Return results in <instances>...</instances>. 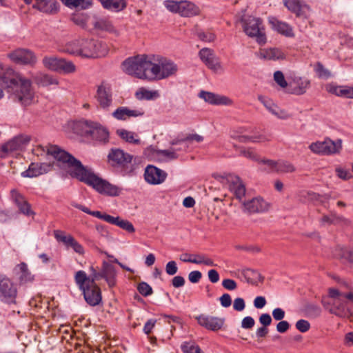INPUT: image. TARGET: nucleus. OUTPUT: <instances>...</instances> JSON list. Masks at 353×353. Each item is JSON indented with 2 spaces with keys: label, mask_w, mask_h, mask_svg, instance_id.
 I'll return each mask as SVG.
<instances>
[{
  "label": "nucleus",
  "mask_w": 353,
  "mask_h": 353,
  "mask_svg": "<svg viewBox=\"0 0 353 353\" xmlns=\"http://www.w3.org/2000/svg\"><path fill=\"white\" fill-rule=\"evenodd\" d=\"M39 148L57 160V165L60 168H67L72 178L92 186L99 193L110 196H117L120 194L121 192L120 188L97 176L91 169L84 166L79 160L58 145L48 144L39 145Z\"/></svg>",
  "instance_id": "f257e3e1"
},
{
  "label": "nucleus",
  "mask_w": 353,
  "mask_h": 353,
  "mask_svg": "<svg viewBox=\"0 0 353 353\" xmlns=\"http://www.w3.org/2000/svg\"><path fill=\"white\" fill-rule=\"evenodd\" d=\"M0 85L11 89L13 100L20 102L23 105H28L32 102L34 92L30 81L12 68L4 67L1 62Z\"/></svg>",
  "instance_id": "f03ea898"
},
{
  "label": "nucleus",
  "mask_w": 353,
  "mask_h": 353,
  "mask_svg": "<svg viewBox=\"0 0 353 353\" xmlns=\"http://www.w3.org/2000/svg\"><path fill=\"white\" fill-rule=\"evenodd\" d=\"M64 50L69 54L85 58L105 57L108 52L106 44L102 41L84 39L68 43Z\"/></svg>",
  "instance_id": "7ed1b4c3"
},
{
  "label": "nucleus",
  "mask_w": 353,
  "mask_h": 353,
  "mask_svg": "<svg viewBox=\"0 0 353 353\" xmlns=\"http://www.w3.org/2000/svg\"><path fill=\"white\" fill-rule=\"evenodd\" d=\"M150 55L140 54L125 59L122 63L123 70L128 74L139 79L150 80Z\"/></svg>",
  "instance_id": "20e7f679"
},
{
  "label": "nucleus",
  "mask_w": 353,
  "mask_h": 353,
  "mask_svg": "<svg viewBox=\"0 0 353 353\" xmlns=\"http://www.w3.org/2000/svg\"><path fill=\"white\" fill-rule=\"evenodd\" d=\"M150 80H161L175 74L177 65L171 60L160 55H150Z\"/></svg>",
  "instance_id": "39448f33"
},
{
  "label": "nucleus",
  "mask_w": 353,
  "mask_h": 353,
  "mask_svg": "<svg viewBox=\"0 0 353 353\" xmlns=\"http://www.w3.org/2000/svg\"><path fill=\"white\" fill-rule=\"evenodd\" d=\"M134 157L128 152L119 148L110 149L108 154V161L110 165L121 170L123 175L129 174L134 170L132 160Z\"/></svg>",
  "instance_id": "423d86ee"
},
{
  "label": "nucleus",
  "mask_w": 353,
  "mask_h": 353,
  "mask_svg": "<svg viewBox=\"0 0 353 353\" xmlns=\"http://www.w3.org/2000/svg\"><path fill=\"white\" fill-rule=\"evenodd\" d=\"M244 32L251 38H255L259 44L266 42L262 20L259 17L252 16L243 17L241 19Z\"/></svg>",
  "instance_id": "0eeeda50"
},
{
  "label": "nucleus",
  "mask_w": 353,
  "mask_h": 353,
  "mask_svg": "<svg viewBox=\"0 0 353 353\" xmlns=\"http://www.w3.org/2000/svg\"><path fill=\"white\" fill-rule=\"evenodd\" d=\"M309 148L318 154L330 155L339 153L342 148V140L340 139L333 141L326 138L323 141L312 143Z\"/></svg>",
  "instance_id": "6e6552de"
},
{
  "label": "nucleus",
  "mask_w": 353,
  "mask_h": 353,
  "mask_svg": "<svg viewBox=\"0 0 353 353\" xmlns=\"http://www.w3.org/2000/svg\"><path fill=\"white\" fill-rule=\"evenodd\" d=\"M82 130L85 136H90L99 141L107 142L109 139V132L101 123L91 121H83L81 123Z\"/></svg>",
  "instance_id": "1a4fd4ad"
},
{
  "label": "nucleus",
  "mask_w": 353,
  "mask_h": 353,
  "mask_svg": "<svg viewBox=\"0 0 353 353\" xmlns=\"http://www.w3.org/2000/svg\"><path fill=\"white\" fill-rule=\"evenodd\" d=\"M17 295L16 285L6 275L0 273V300L8 304L15 303Z\"/></svg>",
  "instance_id": "9d476101"
},
{
  "label": "nucleus",
  "mask_w": 353,
  "mask_h": 353,
  "mask_svg": "<svg viewBox=\"0 0 353 353\" xmlns=\"http://www.w3.org/2000/svg\"><path fill=\"white\" fill-rule=\"evenodd\" d=\"M95 98L101 109L109 110L113 101L111 86L108 83L103 81L97 86Z\"/></svg>",
  "instance_id": "9b49d317"
},
{
  "label": "nucleus",
  "mask_w": 353,
  "mask_h": 353,
  "mask_svg": "<svg viewBox=\"0 0 353 353\" xmlns=\"http://www.w3.org/2000/svg\"><path fill=\"white\" fill-rule=\"evenodd\" d=\"M241 209L243 212L251 214L263 213L268 211L270 204L261 197H254L241 202Z\"/></svg>",
  "instance_id": "f8f14e48"
},
{
  "label": "nucleus",
  "mask_w": 353,
  "mask_h": 353,
  "mask_svg": "<svg viewBox=\"0 0 353 353\" xmlns=\"http://www.w3.org/2000/svg\"><path fill=\"white\" fill-rule=\"evenodd\" d=\"M30 137L26 135H19L2 145L0 157L4 158L9 153L22 149L30 141Z\"/></svg>",
  "instance_id": "ddd939ff"
},
{
  "label": "nucleus",
  "mask_w": 353,
  "mask_h": 353,
  "mask_svg": "<svg viewBox=\"0 0 353 353\" xmlns=\"http://www.w3.org/2000/svg\"><path fill=\"white\" fill-rule=\"evenodd\" d=\"M222 179H224V177H222ZM225 179L229 185L230 190L241 203L245 195L246 189L240 177L233 174H228L225 177Z\"/></svg>",
  "instance_id": "4468645a"
},
{
  "label": "nucleus",
  "mask_w": 353,
  "mask_h": 353,
  "mask_svg": "<svg viewBox=\"0 0 353 353\" xmlns=\"http://www.w3.org/2000/svg\"><path fill=\"white\" fill-rule=\"evenodd\" d=\"M167 173L157 167L148 165L144 172V179L147 183L152 185H159L165 181Z\"/></svg>",
  "instance_id": "2eb2a0df"
},
{
  "label": "nucleus",
  "mask_w": 353,
  "mask_h": 353,
  "mask_svg": "<svg viewBox=\"0 0 353 353\" xmlns=\"http://www.w3.org/2000/svg\"><path fill=\"white\" fill-rule=\"evenodd\" d=\"M81 291H82L84 299L88 305L96 306L101 303L102 299L101 290L96 283H91Z\"/></svg>",
  "instance_id": "dca6fc26"
},
{
  "label": "nucleus",
  "mask_w": 353,
  "mask_h": 353,
  "mask_svg": "<svg viewBox=\"0 0 353 353\" xmlns=\"http://www.w3.org/2000/svg\"><path fill=\"white\" fill-rule=\"evenodd\" d=\"M200 59L210 70L217 72L221 69L219 58L214 54L212 50L204 48L199 51Z\"/></svg>",
  "instance_id": "f3484780"
},
{
  "label": "nucleus",
  "mask_w": 353,
  "mask_h": 353,
  "mask_svg": "<svg viewBox=\"0 0 353 353\" xmlns=\"http://www.w3.org/2000/svg\"><path fill=\"white\" fill-rule=\"evenodd\" d=\"M196 319L200 325L212 331L220 330L224 324L223 319L205 314L199 315Z\"/></svg>",
  "instance_id": "a211bd4d"
},
{
  "label": "nucleus",
  "mask_w": 353,
  "mask_h": 353,
  "mask_svg": "<svg viewBox=\"0 0 353 353\" xmlns=\"http://www.w3.org/2000/svg\"><path fill=\"white\" fill-rule=\"evenodd\" d=\"M54 236L58 241L62 242L67 248H72L76 253L80 255L84 254L83 247L72 235H64L61 232L56 231Z\"/></svg>",
  "instance_id": "6ab92c4d"
},
{
  "label": "nucleus",
  "mask_w": 353,
  "mask_h": 353,
  "mask_svg": "<svg viewBox=\"0 0 353 353\" xmlns=\"http://www.w3.org/2000/svg\"><path fill=\"white\" fill-rule=\"evenodd\" d=\"M10 194L12 201L14 202L21 213L26 216H30L34 214L31 210L30 203L17 190L14 189L12 190Z\"/></svg>",
  "instance_id": "aec40b11"
},
{
  "label": "nucleus",
  "mask_w": 353,
  "mask_h": 353,
  "mask_svg": "<svg viewBox=\"0 0 353 353\" xmlns=\"http://www.w3.org/2000/svg\"><path fill=\"white\" fill-rule=\"evenodd\" d=\"M101 279H104L110 288L114 287L117 283V272L114 266L108 262L103 261L101 269Z\"/></svg>",
  "instance_id": "412c9836"
},
{
  "label": "nucleus",
  "mask_w": 353,
  "mask_h": 353,
  "mask_svg": "<svg viewBox=\"0 0 353 353\" xmlns=\"http://www.w3.org/2000/svg\"><path fill=\"white\" fill-rule=\"evenodd\" d=\"M51 169L50 165L48 163H31L28 168L22 172L21 176L26 178H33L41 174L48 173Z\"/></svg>",
  "instance_id": "4be33fe9"
},
{
  "label": "nucleus",
  "mask_w": 353,
  "mask_h": 353,
  "mask_svg": "<svg viewBox=\"0 0 353 353\" xmlns=\"http://www.w3.org/2000/svg\"><path fill=\"white\" fill-rule=\"evenodd\" d=\"M8 57L17 63L29 64L35 61L33 53L26 49H17L10 53Z\"/></svg>",
  "instance_id": "5701e85b"
},
{
  "label": "nucleus",
  "mask_w": 353,
  "mask_h": 353,
  "mask_svg": "<svg viewBox=\"0 0 353 353\" xmlns=\"http://www.w3.org/2000/svg\"><path fill=\"white\" fill-rule=\"evenodd\" d=\"M268 22L271 25L272 28L281 34L287 37H294L292 27L286 22L279 21L274 17H269Z\"/></svg>",
  "instance_id": "b1692460"
},
{
  "label": "nucleus",
  "mask_w": 353,
  "mask_h": 353,
  "mask_svg": "<svg viewBox=\"0 0 353 353\" xmlns=\"http://www.w3.org/2000/svg\"><path fill=\"white\" fill-rule=\"evenodd\" d=\"M199 97L212 105H230L232 103V101L225 96L203 90L199 92Z\"/></svg>",
  "instance_id": "393cba45"
},
{
  "label": "nucleus",
  "mask_w": 353,
  "mask_h": 353,
  "mask_svg": "<svg viewBox=\"0 0 353 353\" xmlns=\"http://www.w3.org/2000/svg\"><path fill=\"white\" fill-rule=\"evenodd\" d=\"M261 162L270 168V171H276L279 172H293L295 171L294 166L288 161H274L267 159L263 160Z\"/></svg>",
  "instance_id": "a878e982"
},
{
  "label": "nucleus",
  "mask_w": 353,
  "mask_h": 353,
  "mask_svg": "<svg viewBox=\"0 0 353 353\" xmlns=\"http://www.w3.org/2000/svg\"><path fill=\"white\" fill-rule=\"evenodd\" d=\"M144 114L142 110H130L128 107L121 106L117 108L112 116L117 120H126L130 117H137L143 116Z\"/></svg>",
  "instance_id": "bb28decb"
},
{
  "label": "nucleus",
  "mask_w": 353,
  "mask_h": 353,
  "mask_svg": "<svg viewBox=\"0 0 353 353\" xmlns=\"http://www.w3.org/2000/svg\"><path fill=\"white\" fill-rule=\"evenodd\" d=\"M13 271L14 274L17 276L20 284H25L34 280V276L32 275L28 265L24 262L17 265Z\"/></svg>",
  "instance_id": "cd10ccee"
},
{
  "label": "nucleus",
  "mask_w": 353,
  "mask_h": 353,
  "mask_svg": "<svg viewBox=\"0 0 353 353\" xmlns=\"http://www.w3.org/2000/svg\"><path fill=\"white\" fill-rule=\"evenodd\" d=\"M33 8L45 13L54 14L59 11V4L56 0H38L33 5Z\"/></svg>",
  "instance_id": "c85d7f7f"
},
{
  "label": "nucleus",
  "mask_w": 353,
  "mask_h": 353,
  "mask_svg": "<svg viewBox=\"0 0 353 353\" xmlns=\"http://www.w3.org/2000/svg\"><path fill=\"white\" fill-rule=\"evenodd\" d=\"M329 312L341 318H348L351 315L350 311L346 306V301L343 299L340 300V299L334 300Z\"/></svg>",
  "instance_id": "c756f323"
},
{
  "label": "nucleus",
  "mask_w": 353,
  "mask_h": 353,
  "mask_svg": "<svg viewBox=\"0 0 353 353\" xmlns=\"http://www.w3.org/2000/svg\"><path fill=\"white\" fill-rule=\"evenodd\" d=\"M327 90L338 97L353 99V87L329 85L327 86Z\"/></svg>",
  "instance_id": "7c9ffc66"
},
{
  "label": "nucleus",
  "mask_w": 353,
  "mask_h": 353,
  "mask_svg": "<svg viewBox=\"0 0 353 353\" xmlns=\"http://www.w3.org/2000/svg\"><path fill=\"white\" fill-rule=\"evenodd\" d=\"M310 83V81L306 79L294 77L292 82L290 83V86L292 87V93L297 95L304 94L309 87Z\"/></svg>",
  "instance_id": "2f4dec72"
},
{
  "label": "nucleus",
  "mask_w": 353,
  "mask_h": 353,
  "mask_svg": "<svg viewBox=\"0 0 353 353\" xmlns=\"http://www.w3.org/2000/svg\"><path fill=\"white\" fill-rule=\"evenodd\" d=\"M192 258L188 259H183L181 258V261L185 263H192L197 265H204L206 266L214 267L216 266V264L214 263L213 260L209 258L207 255L204 254H192Z\"/></svg>",
  "instance_id": "473e14b6"
},
{
  "label": "nucleus",
  "mask_w": 353,
  "mask_h": 353,
  "mask_svg": "<svg viewBox=\"0 0 353 353\" xmlns=\"http://www.w3.org/2000/svg\"><path fill=\"white\" fill-rule=\"evenodd\" d=\"M259 100L264 105V106L274 115L280 119L285 118V113L279 109L273 102L266 97L259 96Z\"/></svg>",
  "instance_id": "72a5a7b5"
},
{
  "label": "nucleus",
  "mask_w": 353,
  "mask_h": 353,
  "mask_svg": "<svg viewBox=\"0 0 353 353\" xmlns=\"http://www.w3.org/2000/svg\"><path fill=\"white\" fill-rule=\"evenodd\" d=\"M198 8L188 1H181L179 14L182 17H190L198 14Z\"/></svg>",
  "instance_id": "f704fd0d"
},
{
  "label": "nucleus",
  "mask_w": 353,
  "mask_h": 353,
  "mask_svg": "<svg viewBox=\"0 0 353 353\" xmlns=\"http://www.w3.org/2000/svg\"><path fill=\"white\" fill-rule=\"evenodd\" d=\"M103 8L114 11L119 12L123 10L126 7V3L125 0H98Z\"/></svg>",
  "instance_id": "c9c22d12"
},
{
  "label": "nucleus",
  "mask_w": 353,
  "mask_h": 353,
  "mask_svg": "<svg viewBox=\"0 0 353 353\" xmlns=\"http://www.w3.org/2000/svg\"><path fill=\"white\" fill-rule=\"evenodd\" d=\"M260 56L265 59L274 61L285 58V54L280 49L276 48L262 50Z\"/></svg>",
  "instance_id": "e433bc0d"
},
{
  "label": "nucleus",
  "mask_w": 353,
  "mask_h": 353,
  "mask_svg": "<svg viewBox=\"0 0 353 353\" xmlns=\"http://www.w3.org/2000/svg\"><path fill=\"white\" fill-rule=\"evenodd\" d=\"M347 222V219L333 212H332L330 215H323L320 219V223L322 226L325 225H337L341 223H346Z\"/></svg>",
  "instance_id": "4c0bfd02"
},
{
  "label": "nucleus",
  "mask_w": 353,
  "mask_h": 353,
  "mask_svg": "<svg viewBox=\"0 0 353 353\" xmlns=\"http://www.w3.org/2000/svg\"><path fill=\"white\" fill-rule=\"evenodd\" d=\"M69 8H80L86 10L92 6V0H61Z\"/></svg>",
  "instance_id": "58836bf2"
},
{
  "label": "nucleus",
  "mask_w": 353,
  "mask_h": 353,
  "mask_svg": "<svg viewBox=\"0 0 353 353\" xmlns=\"http://www.w3.org/2000/svg\"><path fill=\"white\" fill-rule=\"evenodd\" d=\"M156 154L159 161L163 162L174 161L179 158V154H176L172 148L166 150H158Z\"/></svg>",
  "instance_id": "ea45409f"
},
{
  "label": "nucleus",
  "mask_w": 353,
  "mask_h": 353,
  "mask_svg": "<svg viewBox=\"0 0 353 353\" xmlns=\"http://www.w3.org/2000/svg\"><path fill=\"white\" fill-rule=\"evenodd\" d=\"M36 83L41 86H48L51 85H57L58 80L52 75L46 74H38L34 77Z\"/></svg>",
  "instance_id": "a19ab883"
},
{
  "label": "nucleus",
  "mask_w": 353,
  "mask_h": 353,
  "mask_svg": "<svg viewBox=\"0 0 353 353\" xmlns=\"http://www.w3.org/2000/svg\"><path fill=\"white\" fill-rule=\"evenodd\" d=\"M116 133L119 137L130 143L139 144L141 142L138 136L133 132L124 129H118Z\"/></svg>",
  "instance_id": "79ce46f5"
},
{
  "label": "nucleus",
  "mask_w": 353,
  "mask_h": 353,
  "mask_svg": "<svg viewBox=\"0 0 353 353\" xmlns=\"http://www.w3.org/2000/svg\"><path fill=\"white\" fill-rule=\"evenodd\" d=\"M135 96L139 100H152L159 97V94L157 90H149L144 88L139 89Z\"/></svg>",
  "instance_id": "37998d69"
},
{
  "label": "nucleus",
  "mask_w": 353,
  "mask_h": 353,
  "mask_svg": "<svg viewBox=\"0 0 353 353\" xmlns=\"http://www.w3.org/2000/svg\"><path fill=\"white\" fill-rule=\"evenodd\" d=\"M61 59L62 58L54 56L45 57L43 59V64L48 70L57 72Z\"/></svg>",
  "instance_id": "c03bdc74"
},
{
  "label": "nucleus",
  "mask_w": 353,
  "mask_h": 353,
  "mask_svg": "<svg viewBox=\"0 0 353 353\" xmlns=\"http://www.w3.org/2000/svg\"><path fill=\"white\" fill-rule=\"evenodd\" d=\"M334 256L353 263V250H348L342 247H337L334 252Z\"/></svg>",
  "instance_id": "a18cd8bd"
},
{
  "label": "nucleus",
  "mask_w": 353,
  "mask_h": 353,
  "mask_svg": "<svg viewBox=\"0 0 353 353\" xmlns=\"http://www.w3.org/2000/svg\"><path fill=\"white\" fill-rule=\"evenodd\" d=\"M74 279L80 290L91 284L90 281V278L87 276L86 273L83 270H79L76 272Z\"/></svg>",
  "instance_id": "49530a36"
},
{
  "label": "nucleus",
  "mask_w": 353,
  "mask_h": 353,
  "mask_svg": "<svg viewBox=\"0 0 353 353\" xmlns=\"http://www.w3.org/2000/svg\"><path fill=\"white\" fill-rule=\"evenodd\" d=\"M285 6L297 17H302L303 12L301 4L299 0H284Z\"/></svg>",
  "instance_id": "de8ad7c7"
},
{
  "label": "nucleus",
  "mask_w": 353,
  "mask_h": 353,
  "mask_svg": "<svg viewBox=\"0 0 353 353\" xmlns=\"http://www.w3.org/2000/svg\"><path fill=\"white\" fill-rule=\"evenodd\" d=\"M75 71L76 66L74 63L62 58L57 72L66 74L74 73Z\"/></svg>",
  "instance_id": "09e8293b"
},
{
  "label": "nucleus",
  "mask_w": 353,
  "mask_h": 353,
  "mask_svg": "<svg viewBox=\"0 0 353 353\" xmlns=\"http://www.w3.org/2000/svg\"><path fill=\"white\" fill-rule=\"evenodd\" d=\"M304 312L307 316L315 319L320 316L321 308L316 304L307 303L305 305Z\"/></svg>",
  "instance_id": "8fccbe9b"
},
{
  "label": "nucleus",
  "mask_w": 353,
  "mask_h": 353,
  "mask_svg": "<svg viewBox=\"0 0 353 353\" xmlns=\"http://www.w3.org/2000/svg\"><path fill=\"white\" fill-rule=\"evenodd\" d=\"M94 27L96 29H99L101 30H105L110 32L117 33V31L114 28L112 23L106 19H99L94 23Z\"/></svg>",
  "instance_id": "3c124183"
},
{
  "label": "nucleus",
  "mask_w": 353,
  "mask_h": 353,
  "mask_svg": "<svg viewBox=\"0 0 353 353\" xmlns=\"http://www.w3.org/2000/svg\"><path fill=\"white\" fill-rule=\"evenodd\" d=\"M88 15L85 13L77 12L72 15L71 20L77 26L84 28L88 20Z\"/></svg>",
  "instance_id": "603ef678"
},
{
  "label": "nucleus",
  "mask_w": 353,
  "mask_h": 353,
  "mask_svg": "<svg viewBox=\"0 0 353 353\" xmlns=\"http://www.w3.org/2000/svg\"><path fill=\"white\" fill-rule=\"evenodd\" d=\"M181 348L183 353H203L199 345L194 342H184Z\"/></svg>",
  "instance_id": "864d4df0"
},
{
  "label": "nucleus",
  "mask_w": 353,
  "mask_h": 353,
  "mask_svg": "<svg viewBox=\"0 0 353 353\" xmlns=\"http://www.w3.org/2000/svg\"><path fill=\"white\" fill-rule=\"evenodd\" d=\"M172 145H176V147H172V150H174L176 154L179 152H185L188 148V143L184 138L179 140H174L171 142Z\"/></svg>",
  "instance_id": "5fc2aeb1"
},
{
  "label": "nucleus",
  "mask_w": 353,
  "mask_h": 353,
  "mask_svg": "<svg viewBox=\"0 0 353 353\" xmlns=\"http://www.w3.org/2000/svg\"><path fill=\"white\" fill-rule=\"evenodd\" d=\"M116 225L130 233H133L135 231L134 227L131 222L128 220L121 219L120 217H119Z\"/></svg>",
  "instance_id": "6e6d98bb"
},
{
  "label": "nucleus",
  "mask_w": 353,
  "mask_h": 353,
  "mask_svg": "<svg viewBox=\"0 0 353 353\" xmlns=\"http://www.w3.org/2000/svg\"><path fill=\"white\" fill-rule=\"evenodd\" d=\"M181 1L166 0L164 1L165 7L170 12L179 13Z\"/></svg>",
  "instance_id": "4d7b16f0"
},
{
  "label": "nucleus",
  "mask_w": 353,
  "mask_h": 353,
  "mask_svg": "<svg viewBox=\"0 0 353 353\" xmlns=\"http://www.w3.org/2000/svg\"><path fill=\"white\" fill-rule=\"evenodd\" d=\"M139 292L143 296H148L152 294V288L145 282H141L137 287Z\"/></svg>",
  "instance_id": "13d9d810"
},
{
  "label": "nucleus",
  "mask_w": 353,
  "mask_h": 353,
  "mask_svg": "<svg viewBox=\"0 0 353 353\" xmlns=\"http://www.w3.org/2000/svg\"><path fill=\"white\" fill-rule=\"evenodd\" d=\"M236 139L239 142H241V143H247V142H250V141L255 143V142H259V141H263L266 140L262 136L249 137V136H245V135H239V136H237Z\"/></svg>",
  "instance_id": "bf43d9fd"
},
{
  "label": "nucleus",
  "mask_w": 353,
  "mask_h": 353,
  "mask_svg": "<svg viewBox=\"0 0 353 353\" xmlns=\"http://www.w3.org/2000/svg\"><path fill=\"white\" fill-rule=\"evenodd\" d=\"M274 79L276 83L283 88L288 86V83L285 79V77L281 71H276L274 74Z\"/></svg>",
  "instance_id": "052dcab7"
},
{
  "label": "nucleus",
  "mask_w": 353,
  "mask_h": 353,
  "mask_svg": "<svg viewBox=\"0 0 353 353\" xmlns=\"http://www.w3.org/2000/svg\"><path fill=\"white\" fill-rule=\"evenodd\" d=\"M315 72L318 74L320 78L325 77L327 78L330 77V72L324 68L323 64L320 62H318L314 68Z\"/></svg>",
  "instance_id": "680f3d73"
},
{
  "label": "nucleus",
  "mask_w": 353,
  "mask_h": 353,
  "mask_svg": "<svg viewBox=\"0 0 353 353\" xmlns=\"http://www.w3.org/2000/svg\"><path fill=\"white\" fill-rule=\"evenodd\" d=\"M198 37L203 41L210 42L214 41L215 36L213 33L210 32H203V31H198L197 32Z\"/></svg>",
  "instance_id": "e2e57ef3"
},
{
  "label": "nucleus",
  "mask_w": 353,
  "mask_h": 353,
  "mask_svg": "<svg viewBox=\"0 0 353 353\" xmlns=\"http://www.w3.org/2000/svg\"><path fill=\"white\" fill-rule=\"evenodd\" d=\"M296 328L301 332H305L309 330L310 327V323L304 319H300L296 323Z\"/></svg>",
  "instance_id": "0e129e2a"
},
{
  "label": "nucleus",
  "mask_w": 353,
  "mask_h": 353,
  "mask_svg": "<svg viewBox=\"0 0 353 353\" xmlns=\"http://www.w3.org/2000/svg\"><path fill=\"white\" fill-rule=\"evenodd\" d=\"M178 271L176 263L174 261H169L165 265V272L169 275H174Z\"/></svg>",
  "instance_id": "69168bd1"
},
{
  "label": "nucleus",
  "mask_w": 353,
  "mask_h": 353,
  "mask_svg": "<svg viewBox=\"0 0 353 353\" xmlns=\"http://www.w3.org/2000/svg\"><path fill=\"white\" fill-rule=\"evenodd\" d=\"M202 278V274L199 270H194L189 273L188 279L192 283H197Z\"/></svg>",
  "instance_id": "338daca9"
},
{
  "label": "nucleus",
  "mask_w": 353,
  "mask_h": 353,
  "mask_svg": "<svg viewBox=\"0 0 353 353\" xmlns=\"http://www.w3.org/2000/svg\"><path fill=\"white\" fill-rule=\"evenodd\" d=\"M245 307V303L243 298H236L233 303V308L234 310L241 312Z\"/></svg>",
  "instance_id": "774afa93"
}]
</instances>
